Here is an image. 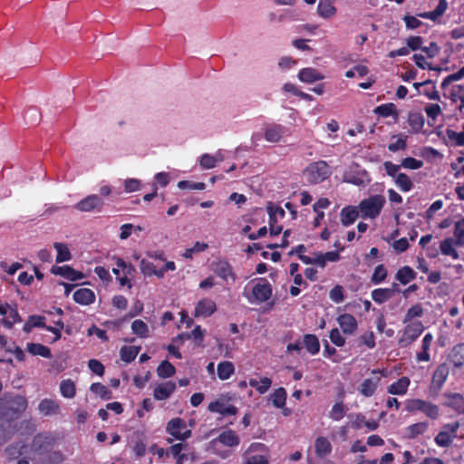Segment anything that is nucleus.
Segmentation results:
<instances>
[{
  "mask_svg": "<svg viewBox=\"0 0 464 464\" xmlns=\"http://www.w3.org/2000/svg\"><path fill=\"white\" fill-rule=\"evenodd\" d=\"M383 167L387 172V174L390 176V177H392L393 179H395L397 177V175L399 174L398 171L400 170V169L401 168V165H396V164H393L392 162L391 161H385L383 163Z\"/></svg>",
  "mask_w": 464,
  "mask_h": 464,
  "instance_id": "774afa93",
  "label": "nucleus"
},
{
  "mask_svg": "<svg viewBox=\"0 0 464 464\" xmlns=\"http://www.w3.org/2000/svg\"><path fill=\"white\" fill-rule=\"evenodd\" d=\"M379 382L380 378L376 376L365 379L361 384V387L359 389L360 392L365 397L372 396L374 393Z\"/></svg>",
  "mask_w": 464,
  "mask_h": 464,
  "instance_id": "412c9836",
  "label": "nucleus"
},
{
  "mask_svg": "<svg viewBox=\"0 0 464 464\" xmlns=\"http://www.w3.org/2000/svg\"><path fill=\"white\" fill-rule=\"evenodd\" d=\"M330 340L336 346H343L345 343V339L341 335L340 331L337 328L333 329L330 332Z\"/></svg>",
  "mask_w": 464,
  "mask_h": 464,
  "instance_id": "0e129e2a",
  "label": "nucleus"
},
{
  "mask_svg": "<svg viewBox=\"0 0 464 464\" xmlns=\"http://www.w3.org/2000/svg\"><path fill=\"white\" fill-rule=\"evenodd\" d=\"M373 112L382 117L392 116L395 121H397L398 117H399V112L396 109L395 104H393V103L382 104V105L376 107L373 110Z\"/></svg>",
  "mask_w": 464,
  "mask_h": 464,
  "instance_id": "5701e85b",
  "label": "nucleus"
},
{
  "mask_svg": "<svg viewBox=\"0 0 464 464\" xmlns=\"http://www.w3.org/2000/svg\"><path fill=\"white\" fill-rule=\"evenodd\" d=\"M298 78L303 82L313 83L316 81L323 80L324 77L316 69L308 67L299 72Z\"/></svg>",
  "mask_w": 464,
  "mask_h": 464,
  "instance_id": "dca6fc26",
  "label": "nucleus"
},
{
  "mask_svg": "<svg viewBox=\"0 0 464 464\" xmlns=\"http://www.w3.org/2000/svg\"><path fill=\"white\" fill-rule=\"evenodd\" d=\"M53 442V439L51 435L40 433L34 438L32 449L39 454H44L50 450Z\"/></svg>",
  "mask_w": 464,
  "mask_h": 464,
  "instance_id": "9d476101",
  "label": "nucleus"
},
{
  "mask_svg": "<svg viewBox=\"0 0 464 464\" xmlns=\"http://www.w3.org/2000/svg\"><path fill=\"white\" fill-rule=\"evenodd\" d=\"M454 236L456 237L455 245L461 246L464 244V218L456 222Z\"/></svg>",
  "mask_w": 464,
  "mask_h": 464,
  "instance_id": "de8ad7c7",
  "label": "nucleus"
},
{
  "mask_svg": "<svg viewBox=\"0 0 464 464\" xmlns=\"http://www.w3.org/2000/svg\"><path fill=\"white\" fill-rule=\"evenodd\" d=\"M407 48L411 51L421 49L423 39L420 36H411L407 39Z\"/></svg>",
  "mask_w": 464,
  "mask_h": 464,
  "instance_id": "e2e57ef3",
  "label": "nucleus"
},
{
  "mask_svg": "<svg viewBox=\"0 0 464 464\" xmlns=\"http://www.w3.org/2000/svg\"><path fill=\"white\" fill-rule=\"evenodd\" d=\"M359 214L358 207L348 206L343 208L340 213L342 225L344 227L352 225L358 218Z\"/></svg>",
  "mask_w": 464,
  "mask_h": 464,
  "instance_id": "2eb2a0df",
  "label": "nucleus"
},
{
  "mask_svg": "<svg viewBox=\"0 0 464 464\" xmlns=\"http://www.w3.org/2000/svg\"><path fill=\"white\" fill-rule=\"evenodd\" d=\"M60 391L63 397L73 398L75 396V385L71 380H64L60 384Z\"/></svg>",
  "mask_w": 464,
  "mask_h": 464,
  "instance_id": "a19ab883",
  "label": "nucleus"
},
{
  "mask_svg": "<svg viewBox=\"0 0 464 464\" xmlns=\"http://www.w3.org/2000/svg\"><path fill=\"white\" fill-rule=\"evenodd\" d=\"M407 147V137H402L399 135V139L388 145V150L392 152H396L398 150H404Z\"/></svg>",
  "mask_w": 464,
  "mask_h": 464,
  "instance_id": "4d7b16f0",
  "label": "nucleus"
},
{
  "mask_svg": "<svg viewBox=\"0 0 464 464\" xmlns=\"http://www.w3.org/2000/svg\"><path fill=\"white\" fill-rule=\"evenodd\" d=\"M428 428L427 422H418L412 424L407 428L408 430V438L414 439L420 434H422Z\"/></svg>",
  "mask_w": 464,
  "mask_h": 464,
  "instance_id": "c03bdc74",
  "label": "nucleus"
},
{
  "mask_svg": "<svg viewBox=\"0 0 464 464\" xmlns=\"http://www.w3.org/2000/svg\"><path fill=\"white\" fill-rule=\"evenodd\" d=\"M140 350V346H123L121 348V359L126 362H132Z\"/></svg>",
  "mask_w": 464,
  "mask_h": 464,
  "instance_id": "473e14b6",
  "label": "nucleus"
},
{
  "mask_svg": "<svg viewBox=\"0 0 464 464\" xmlns=\"http://www.w3.org/2000/svg\"><path fill=\"white\" fill-rule=\"evenodd\" d=\"M304 344L306 350L312 354L317 353L320 350L318 338L314 334H305L304 337Z\"/></svg>",
  "mask_w": 464,
  "mask_h": 464,
  "instance_id": "c9c22d12",
  "label": "nucleus"
},
{
  "mask_svg": "<svg viewBox=\"0 0 464 464\" xmlns=\"http://www.w3.org/2000/svg\"><path fill=\"white\" fill-rule=\"evenodd\" d=\"M140 269L141 273L146 276H157V273L159 271V269H156V266H154L153 263H151L146 259L140 260Z\"/></svg>",
  "mask_w": 464,
  "mask_h": 464,
  "instance_id": "a18cd8bd",
  "label": "nucleus"
},
{
  "mask_svg": "<svg viewBox=\"0 0 464 464\" xmlns=\"http://www.w3.org/2000/svg\"><path fill=\"white\" fill-rule=\"evenodd\" d=\"M447 137L450 140L455 143L457 146L464 145V130L461 132H457L452 130H447L446 131Z\"/></svg>",
  "mask_w": 464,
  "mask_h": 464,
  "instance_id": "6e6d98bb",
  "label": "nucleus"
},
{
  "mask_svg": "<svg viewBox=\"0 0 464 464\" xmlns=\"http://www.w3.org/2000/svg\"><path fill=\"white\" fill-rule=\"evenodd\" d=\"M409 384V378L401 377L396 382H393L388 387V392L391 394L398 395L405 394L408 390Z\"/></svg>",
  "mask_w": 464,
  "mask_h": 464,
  "instance_id": "a878e982",
  "label": "nucleus"
},
{
  "mask_svg": "<svg viewBox=\"0 0 464 464\" xmlns=\"http://www.w3.org/2000/svg\"><path fill=\"white\" fill-rule=\"evenodd\" d=\"M454 244L455 242L453 238L448 237L441 241L440 248L443 255L450 256L452 258L458 259L459 254L453 247Z\"/></svg>",
  "mask_w": 464,
  "mask_h": 464,
  "instance_id": "72a5a7b5",
  "label": "nucleus"
},
{
  "mask_svg": "<svg viewBox=\"0 0 464 464\" xmlns=\"http://www.w3.org/2000/svg\"><path fill=\"white\" fill-rule=\"evenodd\" d=\"M131 331L134 334L140 338H146L149 336V327L140 319L134 320L131 324Z\"/></svg>",
  "mask_w": 464,
  "mask_h": 464,
  "instance_id": "e433bc0d",
  "label": "nucleus"
},
{
  "mask_svg": "<svg viewBox=\"0 0 464 464\" xmlns=\"http://www.w3.org/2000/svg\"><path fill=\"white\" fill-rule=\"evenodd\" d=\"M424 326L422 323L416 321L409 324L404 328L401 337L399 339L400 347H407L413 343L423 332Z\"/></svg>",
  "mask_w": 464,
  "mask_h": 464,
  "instance_id": "39448f33",
  "label": "nucleus"
},
{
  "mask_svg": "<svg viewBox=\"0 0 464 464\" xmlns=\"http://www.w3.org/2000/svg\"><path fill=\"white\" fill-rule=\"evenodd\" d=\"M26 351L34 356L39 355L48 359L52 357L50 348L41 343H27Z\"/></svg>",
  "mask_w": 464,
  "mask_h": 464,
  "instance_id": "4be33fe9",
  "label": "nucleus"
},
{
  "mask_svg": "<svg viewBox=\"0 0 464 464\" xmlns=\"http://www.w3.org/2000/svg\"><path fill=\"white\" fill-rule=\"evenodd\" d=\"M450 369L446 363L440 364L432 375V381L430 386V391L433 394H438L443 383L447 380Z\"/></svg>",
  "mask_w": 464,
  "mask_h": 464,
  "instance_id": "6e6552de",
  "label": "nucleus"
},
{
  "mask_svg": "<svg viewBox=\"0 0 464 464\" xmlns=\"http://www.w3.org/2000/svg\"><path fill=\"white\" fill-rule=\"evenodd\" d=\"M217 163V158H214V156H211L209 154H204L200 158V166L202 169H209L216 166Z\"/></svg>",
  "mask_w": 464,
  "mask_h": 464,
  "instance_id": "680f3d73",
  "label": "nucleus"
},
{
  "mask_svg": "<svg viewBox=\"0 0 464 464\" xmlns=\"http://www.w3.org/2000/svg\"><path fill=\"white\" fill-rule=\"evenodd\" d=\"M447 405L456 410L459 413L464 412V398L459 393L448 395Z\"/></svg>",
  "mask_w": 464,
  "mask_h": 464,
  "instance_id": "f704fd0d",
  "label": "nucleus"
},
{
  "mask_svg": "<svg viewBox=\"0 0 464 464\" xmlns=\"http://www.w3.org/2000/svg\"><path fill=\"white\" fill-rule=\"evenodd\" d=\"M213 270L222 279L227 280L229 276L234 278L232 267L226 260H218L213 263Z\"/></svg>",
  "mask_w": 464,
  "mask_h": 464,
  "instance_id": "6ab92c4d",
  "label": "nucleus"
},
{
  "mask_svg": "<svg viewBox=\"0 0 464 464\" xmlns=\"http://www.w3.org/2000/svg\"><path fill=\"white\" fill-rule=\"evenodd\" d=\"M103 201L97 195H90L75 205V208L82 212H89L94 209H101Z\"/></svg>",
  "mask_w": 464,
  "mask_h": 464,
  "instance_id": "1a4fd4ad",
  "label": "nucleus"
},
{
  "mask_svg": "<svg viewBox=\"0 0 464 464\" xmlns=\"http://www.w3.org/2000/svg\"><path fill=\"white\" fill-rule=\"evenodd\" d=\"M423 314V309L420 304H417L408 309L403 323L411 321L415 317H420Z\"/></svg>",
  "mask_w": 464,
  "mask_h": 464,
  "instance_id": "864d4df0",
  "label": "nucleus"
},
{
  "mask_svg": "<svg viewBox=\"0 0 464 464\" xmlns=\"http://www.w3.org/2000/svg\"><path fill=\"white\" fill-rule=\"evenodd\" d=\"M463 77H464V66L461 69H459L458 72H456L447 76L444 79V81L442 82L441 87L442 88H446L451 82L459 81V80L462 79Z\"/></svg>",
  "mask_w": 464,
  "mask_h": 464,
  "instance_id": "13d9d810",
  "label": "nucleus"
},
{
  "mask_svg": "<svg viewBox=\"0 0 464 464\" xmlns=\"http://www.w3.org/2000/svg\"><path fill=\"white\" fill-rule=\"evenodd\" d=\"M314 450L319 458H324L331 453L332 446L326 438L318 437L314 443Z\"/></svg>",
  "mask_w": 464,
  "mask_h": 464,
  "instance_id": "aec40b11",
  "label": "nucleus"
},
{
  "mask_svg": "<svg viewBox=\"0 0 464 464\" xmlns=\"http://www.w3.org/2000/svg\"><path fill=\"white\" fill-rule=\"evenodd\" d=\"M416 276V272L411 267L405 266L397 271L395 278L402 285H406L413 280Z\"/></svg>",
  "mask_w": 464,
  "mask_h": 464,
  "instance_id": "bb28decb",
  "label": "nucleus"
},
{
  "mask_svg": "<svg viewBox=\"0 0 464 464\" xmlns=\"http://www.w3.org/2000/svg\"><path fill=\"white\" fill-rule=\"evenodd\" d=\"M250 303L266 302L272 296V285L265 278H260L253 286L251 295H246Z\"/></svg>",
  "mask_w": 464,
  "mask_h": 464,
  "instance_id": "20e7f679",
  "label": "nucleus"
},
{
  "mask_svg": "<svg viewBox=\"0 0 464 464\" xmlns=\"http://www.w3.org/2000/svg\"><path fill=\"white\" fill-rule=\"evenodd\" d=\"M337 321L343 333L345 334H353L357 329V322L350 314H341Z\"/></svg>",
  "mask_w": 464,
  "mask_h": 464,
  "instance_id": "ddd939ff",
  "label": "nucleus"
},
{
  "mask_svg": "<svg viewBox=\"0 0 464 464\" xmlns=\"http://www.w3.org/2000/svg\"><path fill=\"white\" fill-rule=\"evenodd\" d=\"M317 12L320 16L329 18L335 14L336 9L329 0H320Z\"/></svg>",
  "mask_w": 464,
  "mask_h": 464,
  "instance_id": "c85d7f7f",
  "label": "nucleus"
},
{
  "mask_svg": "<svg viewBox=\"0 0 464 464\" xmlns=\"http://www.w3.org/2000/svg\"><path fill=\"white\" fill-rule=\"evenodd\" d=\"M90 390L103 400H110L111 397V391L105 385L100 382L92 383Z\"/></svg>",
  "mask_w": 464,
  "mask_h": 464,
  "instance_id": "79ce46f5",
  "label": "nucleus"
},
{
  "mask_svg": "<svg viewBox=\"0 0 464 464\" xmlns=\"http://www.w3.org/2000/svg\"><path fill=\"white\" fill-rule=\"evenodd\" d=\"M27 401L20 395H5L0 398V417L7 421L13 420L25 411Z\"/></svg>",
  "mask_w": 464,
  "mask_h": 464,
  "instance_id": "f257e3e1",
  "label": "nucleus"
},
{
  "mask_svg": "<svg viewBox=\"0 0 464 464\" xmlns=\"http://www.w3.org/2000/svg\"><path fill=\"white\" fill-rule=\"evenodd\" d=\"M166 430L179 440H184L191 436V430L187 429L186 422L180 418L170 420L167 424Z\"/></svg>",
  "mask_w": 464,
  "mask_h": 464,
  "instance_id": "423d86ee",
  "label": "nucleus"
},
{
  "mask_svg": "<svg viewBox=\"0 0 464 464\" xmlns=\"http://www.w3.org/2000/svg\"><path fill=\"white\" fill-rule=\"evenodd\" d=\"M330 298L336 304H340L343 301V289L341 285H335L329 293Z\"/></svg>",
  "mask_w": 464,
  "mask_h": 464,
  "instance_id": "bf43d9fd",
  "label": "nucleus"
},
{
  "mask_svg": "<svg viewBox=\"0 0 464 464\" xmlns=\"http://www.w3.org/2000/svg\"><path fill=\"white\" fill-rule=\"evenodd\" d=\"M271 399L273 401V404L276 408H282L286 400V391L284 388H278L276 389L272 394Z\"/></svg>",
  "mask_w": 464,
  "mask_h": 464,
  "instance_id": "ea45409f",
  "label": "nucleus"
},
{
  "mask_svg": "<svg viewBox=\"0 0 464 464\" xmlns=\"http://www.w3.org/2000/svg\"><path fill=\"white\" fill-rule=\"evenodd\" d=\"M412 58H413L416 65L421 69L428 68L429 70H435V71L440 70L439 67H434L430 63H426L425 57L422 54L415 53Z\"/></svg>",
  "mask_w": 464,
  "mask_h": 464,
  "instance_id": "052dcab7",
  "label": "nucleus"
},
{
  "mask_svg": "<svg viewBox=\"0 0 464 464\" xmlns=\"http://www.w3.org/2000/svg\"><path fill=\"white\" fill-rule=\"evenodd\" d=\"M452 436L447 430H441L435 437V442L440 447H449L452 442Z\"/></svg>",
  "mask_w": 464,
  "mask_h": 464,
  "instance_id": "09e8293b",
  "label": "nucleus"
},
{
  "mask_svg": "<svg viewBox=\"0 0 464 464\" xmlns=\"http://www.w3.org/2000/svg\"><path fill=\"white\" fill-rule=\"evenodd\" d=\"M218 376L220 380H227L235 371L231 362L225 361L218 364Z\"/></svg>",
  "mask_w": 464,
  "mask_h": 464,
  "instance_id": "2f4dec72",
  "label": "nucleus"
},
{
  "mask_svg": "<svg viewBox=\"0 0 464 464\" xmlns=\"http://www.w3.org/2000/svg\"><path fill=\"white\" fill-rule=\"evenodd\" d=\"M38 410L45 416L54 415L59 412V405L55 401L44 399L39 403Z\"/></svg>",
  "mask_w": 464,
  "mask_h": 464,
  "instance_id": "b1692460",
  "label": "nucleus"
},
{
  "mask_svg": "<svg viewBox=\"0 0 464 464\" xmlns=\"http://www.w3.org/2000/svg\"><path fill=\"white\" fill-rule=\"evenodd\" d=\"M218 440L222 443L225 446L228 447H234L237 446L239 443V439L233 430H227L222 432L218 438Z\"/></svg>",
  "mask_w": 464,
  "mask_h": 464,
  "instance_id": "c756f323",
  "label": "nucleus"
},
{
  "mask_svg": "<svg viewBox=\"0 0 464 464\" xmlns=\"http://www.w3.org/2000/svg\"><path fill=\"white\" fill-rule=\"evenodd\" d=\"M329 416L331 419H333L334 420H340L341 419L343 418L344 416V405L343 402H336L330 413H329Z\"/></svg>",
  "mask_w": 464,
  "mask_h": 464,
  "instance_id": "3c124183",
  "label": "nucleus"
},
{
  "mask_svg": "<svg viewBox=\"0 0 464 464\" xmlns=\"http://www.w3.org/2000/svg\"><path fill=\"white\" fill-rule=\"evenodd\" d=\"M208 247V246L206 243L196 242L195 245L192 247L187 248L185 250V252L183 253V256L185 258H192V256H193L194 253L203 252Z\"/></svg>",
  "mask_w": 464,
  "mask_h": 464,
  "instance_id": "8fccbe9b",
  "label": "nucleus"
},
{
  "mask_svg": "<svg viewBox=\"0 0 464 464\" xmlns=\"http://www.w3.org/2000/svg\"><path fill=\"white\" fill-rule=\"evenodd\" d=\"M401 168H405V169H418L423 166V161L420 160H416L411 157H408L401 160Z\"/></svg>",
  "mask_w": 464,
  "mask_h": 464,
  "instance_id": "603ef678",
  "label": "nucleus"
},
{
  "mask_svg": "<svg viewBox=\"0 0 464 464\" xmlns=\"http://www.w3.org/2000/svg\"><path fill=\"white\" fill-rule=\"evenodd\" d=\"M175 367L169 362L163 361L157 368V373L160 378H169L175 374Z\"/></svg>",
  "mask_w": 464,
  "mask_h": 464,
  "instance_id": "4c0bfd02",
  "label": "nucleus"
},
{
  "mask_svg": "<svg viewBox=\"0 0 464 464\" xmlns=\"http://www.w3.org/2000/svg\"><path fill=\"white\" fill-rule=\"evenodd\" d=\"M88 366L93 373L100 375V376L103 375L104 366L102 365V363L100 361L92 359L89 361Z\"/></svg>",
  "mask_w": 464,
  "mask_h": 464,
  "instance_id": "338daca9",
  "label": "nucleus"
},
{
  "mask_svg": "<svg viewBox=\"0 0 464 464\" xmlns=\"http://www.w3.org/2000/svg\"><path fill=\"white\" fill-rule=\"evenodd\" d=\"M372 298L377 304H383L392 298V292L386 288H377L372 292Z\"/></svg>",
  "mask_w": 464,
  "mask_h": 464,
  "instance_id": "58836bf2",
  "label": "nucleus"
},
{
  "mask_svg": "<svg viewBox=\"0 0 464 464\" xmlns=\"http://www.w3.org/2000/svg\"><path fill=\"white\" fill-rule=\"evenodd\" d=\"M216 310V304L210 299L199 301L195 309V316H209Z\"/></svg>",
  "mask_w": 464,
  "mask_h": 464,
  "instance_id": "a211bd4d",
  "label": "nucleus"
},
{
  "mask_svg": "<svg viewBox=\"0 0 464 464\" xmlns=\"http://www.w3.org/2000/svg\"><path fill=\"white\" fill-rule=\"evenodd\" d=\"M304 175L310 183L317 184L326 179L331 175L328 164L324 160L311 163L305 169Z\"/></svg>",
  "mask_w": 464,
  "mask_h": 464,
  "instance_id": "7ed1b4c3",
  "label": "nucleus"
},
{
  "mask_svg": "<svg viewBox=\"0 0 464 464\" xmlns=\"http://www.w3.org/2000/svg\"><path fill=\"white\" fill-rule=\"evenodd\" d=\"M408 123L411 128L412 132H420L424 126V117L420 112H409Z\"/></svg>",
  "mask_w": 464,
  "mask_h": 464,
  "instance_id": "393cba45",
  "label": "nucleus"
},
{
  "mask_svg": "<svg viewBox=\"0 0 464 464\" xmlns=\"http://www.w3.org/2000/svg\"><path fill=\"white\" fill-rule=\"evenodd\" d=\"M385 201V198L382 195H373L362 199L358 205L362 218L373 219L378 217Z\"/></svg>",
  "mask_w": 464,
  "mask_h": 464,
  "instance_id": "f03ea898",
  "label": "nucleus"
},
{
  "mask_svg": "<svg viewBox=\"0 0 464 464\" xmlns=\"http://www.w3.org/2000/svg\"><path fill=\"white\" fill-rule=\"evenodd\" d=\"M229 398L225 395H221L215 401L208 404V411L211 412H218L223 416L235 415L237 412V409L228 404Z\"/></svg>",
  "mask_w": 464,
  "mask_h": 464,
  "instance_id": "0eeeda50",
  "label": "nucleus"
},
{
  "mask_svg": "<svg viewBox=\"0 0 464 464\" xmlns=\"http://www.w3.org/2000/svg\"><path fill=\"white\" fill-rule=\"evenodd\" d=\"M176 390V384L172 382H166L158 384L154 388L153 396L158 401H164L170 397Z\"/></svg>",
  "mask_w": 464,
  "mask_h": 464,
  "instance_id": "f8f14e48",
  "label": "nucleus"
},
{
  "mask_svg": "<svg viewBox=\"0 0 464 464\" xmlns=\"http://www.w3.org/2000/svg\"><path fill=\"white\" fill-rule=\"evenodd\" d=\"M387 276V270L383 265H378L372 275V283L377 285L382 283Z\"/></svg>",
  "mask_w": 464,
  "mask_h": 464,
  "instance_id": "49530a36",
  "label": "nucleus"
},
{
  "mask_svg": "<svg viewBox=\"0 0 464 464\" xmlns=\"http://www.w3.org/2000/svg\"><path fill=\"white\" fill-rule=\"evenodd\" d=\"M94 293L89 288H81L74 292L73 300L81 304L88 305L94 302Z\"/></svg>",
  "mask_w": 464,
  "mask_h": 464,
  "instance_id": "f3484780",
  "label": "nucleus"
},
{
  "mask_svg": "<svg viewBox=\"0 0 464 464\" xmlns=\"http://www.w3.org/2000/svg\"><path fill=\"white\" fill-rule=\"evenodd\" d=\"M395 184L402 190L409 191L412 188V182L411 179L404 173H399L394 179Z\"/></svg>",
  "mask_w": 464,
  "mask_h": 464,
  "instance_id": "37998d69",
  "label": "nucleus"
},
{
  "mask_svg": "<svg viewBox=\"0 0 464 464\" xmlns=\"http://www.w3.org/2000/svg\"><path fill=\"white\" fill-rule=\"evenodd\" d=\"M51 273L63 276L70 281H77L84 277L83 274L80 271L74 270L69 266H56L51 268Z\"/></svg>",
  "mask_w": 464,
  "mask_h": 464,
  "instance_id": "9b49d317",
  "label": "nucleus"
},
{
  "mask_svg": "<svg viewBox=\"0 0 464 464\" xmlns=\"http://www.w3.org/2000/svg\"><path fill=\"white\" fill-rule=\"evenodd\" d=\"M178 188L180 189H197L203 190L206 188V184L204 182H191L188 180H181L178 183Z\"/></svg>",
  "mask_w": 464,
  "mask_h": 464,
  "instance_id": "5fc2aeb1",
  "label": "nucleus"
},
{
  "mask_svg": "<svg viewBox=\"0 0 464 464\" xmlns=\"http://www.w3.org/2000/svg\"><path fill=\"white\" fill-rule=\"evenodd\" d=\"M285 130L284 126L273 124L265 130L264 136L268 142L276 143L282 140Z\"/></svg>",
  "mask_w": 464,
  "mask_h": 464,
  "instance_id": "4468645a",
  "label": "nucleus"
},
{
  "mask_svg": "<svg viewBox=\"0 0 464 464\" xmlns=\"http://www.w3.org/2000/svg\"><path fill=\"white\" fill-rule=\"evenodd\" d=\"M53 247L57 251V256H56L57 263L69 261L72 258V254H71L68 246L64 243L55 242L53 244Z\"/></svg>",
  "mask_w": 464,
  "mask_h": 464,
  "instance_id": "7c9ffc66",
  "label": "nucleus"
},
{
  "mask_svg": "<svg viewBox=\"0 0 464 464\" xmlns=\"http://www.w3.org/2000/svg\"><path fill=\"white\" fill-rule=\"evenodd\" d=\"M450 358L456 367L462 366L464 364V343L454 346Z\"/></svg>",
  "mask_w": 464,
  "mask_h": 464,
  "instance_id": "cd10ccee",
  "label": "nucleus"
},
{
  "mask_svg": "<svg viewBox=\"0 0 464 464\" xmlns=\"http://www.w3.org/2000/svg\"><path fill=\"white\" fill-rule=\"evenodd\" d=\"M266 210L268 212L269 218H276L277 216H279L280 218H284L285 215L284 208H282L279 206H275L272 202L268 203Z\"/></svg>",
  "mask_w": 464,
  "mask_h": 464,
  "instance_id": "69168bd1",
  "label": "nucleus"
}]
</instances>
